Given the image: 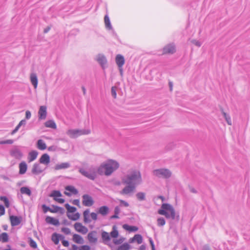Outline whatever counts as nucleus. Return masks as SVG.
<instances>
[{
    "label": "nucleus",
    "instance_id": "obj_49",
    "mask_svg": "<svg viewBox=\"0 0 250 250\" xmlns=\"http://www.w3.org/2000/svg\"><path fill=\"white\" fill-rule=\"evenodd\" d=\"M62 231L64 234L68 235L71 233L70 229L68 228H62L61 229Z\"/></svg>",
    "mask_w": 250,
    "mask_h": 250
},
{
    "label": "nucleus",
    "instance_id": "obj_14",
    "mask_svg": "<svg viewBox=\"0 0 250 250\" xmlns=\"http://www.w3.org/2000/svg\"><path fill=\"white\" fill-rule=\"evenodd\" d=\"M163 54H173L175 52V46L173 44H168L163 48Z\"/></svg>",
    "mask_w": 250,
    "mask_h": 250
},
{
    "label": "nucleus",
    "instance_id": "obj_51",
    "mask_svg": "<svg viewBox=\"0 0 250 250\" xmlns=\"http://www.w3.org/2000/svg\"><path fill=\"white\" fill-rule=\"evenodd\" d=\"M52 207L53 208H51V212L56 213L59 211V208H60V207L55 205H52Z\"/></svg>",
    "mask_w": 250,
    "mask_h": 250
},
{
    "label": "nucleus",
    "instance_id": "obj_40",
    "mask_svg": "<svg viewBox=\"0 0 250 250\" xmlns=\"http://www.w3.org/2000/svg\"><path fill=\"white\" fill-rule=\"evenodd\" d=\"M135 241L137 242L138 244H140L143 242V237L141 235L137 234L134 236Z\"/></svg>",
    "mask_w": 250,
    "mask_h": 250
},
{
    "label": "nucleus",
    "instance_id": "obj_38",
    "mask_svg": "<svg viewBox=\"0 0 250 250\" xmlns=\"http://www.w3.org/2000/svg\"><path fill=\"white\" fill-rule=\"evenodd\" d=\"M137 198L139 201H144L146 199V194L144 192H139L136 194Z\"/></svg>",
    "mask_w": 250,
    "mask_h": 250
},
{
    "label": "nucleus",
    "instance_id": "obj_44",
    "mask_svg": "<svg viewBox=\"0 0 250 250\" xmlns=\"http://www.w3.org/2000/svg\"><path fill=\"white\" fill-rule=\"evenodd\" d=\"M223 114L227 123L229 125H231V120L230 116L227 115V114L225 112H223Z\"/></svg>",
    "mask_w": 250,
    "mask_h": 250
},
{
    "label": "nucleus",
    "instance_id": "obj_24",
    "mask_svg": "<svg viewBox=\"0 0 250 250\" xmlns=\"http://www.w3.org/2000/svg\"><path fill=\"white\" fill-rule=\"evenodd\" d=\"M27 166L25 162H21L19 165V173L20 174H24L27 170Z\"/></svg>",
    "mask_w": 250,
    "mask_h": 250
},
{
    "label": "nucleus",
    "instance_id": "obj_36",
    "mask_svg": "<svg viewBox=\"0 0 250 250\" xmlns=\"http://www.w3.org/2000/svg\"><path fill=\"white\" fill-rule=\"evenodd\" d=\"M67 216L68 218L70 220L73 221H76L79 219L80 214L78 212H77L73 215H70L67 213Z\"/></svg>",
    "mask_w": 250,
    "mask_h": 250
},
{
    "label": "nucleus",
    "instance_id": "obj_35",
    "mask_svg": "<svg viewBox=\"0 0 250 250\" xmlns=\"http://www.w3.org/2000/svg\"><path fill=\"white\" fill-rule=\"evenodd\" d=\"M65 190L69 191L73 194H77L78 193L77 189L72 186H68L65 188Z\"/></svg>",
    "mask_w": 250,
    "mask_h": 250
},
{
    "label": "nucleus",
    "instance_id": "obj_48",
    "mask_svg": "<svg viewBox=\"0 0 250 250\" xmlns=\"http://www.w3.org/2000/svg\"><path fill=\"white\" fill-rule=\"evenodd\" d=\"M42 208L43 209V211L44 213H46L47 211L51 212V208L49 207H47L45 205L43 204L42 206Z\"/></svg>",
    "mask_w": 250,
    "mask_h": 250
},
{
    "label": "nucleus",
    "instance_id": "obj_8",
    "mask_svg": "<svg viewBox=\"0 0 250 250\" xmlns=\"http://www.w3.org/2000/svg\"><path fill=\"white\" fill-rule=\"evenodd\" d=\"M96 61L100 64L103 69L106 67L107 60L103 54H99L96 57Z\"/></svg>",
    "mask_w": 250,
    "mask_h": 250
},
{
    "label": "nucleus",
    "instance_id": "obj_32",
    "mask_svg": "<svg viewBox=\"0 0 250 250\" xmlns=\"http://www.w3.org/2000/svg\"><path fill=\"white\" fill-rule=\"evenodd\" d=\"M45 126L47 127H50L53 129H56L57 125L53 120H49L45 123Z\"/></svg>",
    "mask_w": 250,
    "mask_h": 250
},
{
    "label": "nucleus",
    "instance_id": "obj_33",
    "mask_svg": "<svg viewBox=\"0 0 250 250\" xmlns=\"http://www.w3.org/2000/svg\"><path fill=\"white\" fill-rule=\"evenodd\" d=\"M110 236L113 238H116L119 235V232L117 229L116 226H113L112 227V230L110 233Z\"/></svg>",
    "mask_w": 250,
    "mask_h": 250
},
{
    "label": "nucleus",
    "instance_id": "obj_46",
    "mask_svg": "<svg viewBox=\"0 0 250 250\" xmlns=\"http://www.w3.org/2000/svg\"><path fill=\"white\" fill-rule=\"evenodd\" d=\"M29 245L31 247L36 249L37 248V245L36 242L32 239L30 238L29 240Z\"/></svg>",
    "mask_w": 250,
    "mask_h": 250
},
{
    "label": "nucleus",
    "instance_id": "obj_6",
    "mask_svg": "<svg viewBox=\"0 0 250 250\" xmlns=\"http://www.w3.org/2000/svg\"><path fill=\"white\" fill-rule=\"evenodd\" d=\"M89 209H86L83 212V222L85 224L90 223L92 220L96 221L97 220V214L95 212H92L89 215Z\"/></svg>",
    "mask_w": 250,
    "mask_h": 250
},
{
    "label": "nucleus",
    "instance_id": "obj_18",
    "mask_svg": "<svg viewBox=\"0 0 250 250\" xmlns=\"http://www.w3.org/2000/svg\"><path fill=\"white\" fill-rule=\"evenodd\" d=\"M116 62L119 68L122 67L125 64V59L124 57L118 54L116 57Z\"/></svg>",
    "mask_w": 250,
    "mask_h": 250
},
{
    "label": "nucleus",
    "instance_id": "obj_60",
    "mask_svg": "<svg viewBox=\"0 0 250 250\" xmlns=\"http://www.w3.org/2000/svg\"><path fill=\"white\" fill-rule=\"evenodd\" d=\"M72 204L77 206H80V201L78 199H75L72 201Z\"/></svg>",
    "mask_w": 250,
    "mask_h": 250
},
{
    "label": "nucleus",
    "instance_id": "obj_25",
    "mask_svg": "<svg viewBox=\"0 0 250 250\" xmlns=\"http://www.w3.org/2000/svg\"><path fill=\"white\" fill-rule=\"evenodd\" d=\"M30 81L34 86V87L36 89L38 85V78L36 74L32 73L30 75Z\"/></svg>",
    "mask_w": 250,
    "mask_h": 250
},
{
    "label": "nucleus",
    "instance_id": "obj_37",
    "mask_svg": "<svg viewBox=\"0 0 250 250\" xmlns=\"http://www.w3.org/2000/svg\"><path fill=\"white\" fill-rule=\"evenodd\" d=\"M130 248V246L127 243H124L120 246L117 250H129Z\"/></svg>",
    "mask_w": 250,
    "mask_h": 250
},
{
    "label": "nucleus",
    "instance_id": "obj_54",
    "mask_svg": "<svg viewBox=\"0 0 250 250\" xmlns=\"http://www.w3.org/2000/svg\"><path fill=\"white\" fill-rule=\"evenodd\" d=\"M5 213V208L3 205H0V216L4 215Z\"/></svg>",
    "mask_w": 250,
    "mask_h": 250
},
{
    "label": "nucleus",
    "instance_id": "obj_7",
    "mask_svg": "<svg viewBox=\"0 0 250 250\" xmlns=\"http://www.w3.org/2000/svg\"><path fill=\"white\" fill-rule=\"evenodd\" d=\"M126 185V186L120 192V193L122 195H131L135 191L136 187L129 184Z\"/></svg>",
    "mask_w": 250,
    "mask_h": 250
},
{
    "label": "nucleus",
    "instance_id": "obj_16",
    "mask_svg": "<svg viewBox=\"0 0 250 250\" xmlns=\"http://www.w3.org/2000/svg\"><path fill=\"white\" fill-rule=\"evenodd\" d=\"M31 171L33 174L37 175L41 173L43 170L39 164L35 163L33 166Z\"/></svg>",
    "mask_w": 250,
    "mask_h": 250
},
{
    "label": "nucleus",
    "instance_id": "obj_64",
    "mask_svg": "<svg viewBox=\"0 0 250 250\" xmlns=\"http://www.w3.org/2000/svg\"><path fill=\"white\" fill-rule=\"evenodd\" d=\"M59 212H60L61 214H63L65 212L64 209L62 207H60V208H59Z\"/></svg>",
    "mask_w": 250,
    "mask_h": 250
},
{
    "label": "nucleus",
    "instance_id": "obj_28",
    "mask_svg": "<svg viewBox=\"0 0 250 250\" xmlns=\"http://www.w3.org/2000/svg\"><path fill=\"white\" fill-rule=\"evenodd\" d=\"M73 240L77 244H83V237L77 234H74L73 235Z\"/></svg>",
    "mask_w": 250,
    "mask_h": 250
},
{
    "label": "nucleus",
    "instance_id": "obj_50",
    "mask_svg": "<svg viewBox=\"0 0 250 250\" xmlns=\"http://www.w3.org/2000/svg\"><path fill=\"white\" fill-rule=\"evenodd\" d=\"M14 142L13 140L9 139L5 141H0V145L3 144H12Z\"/></svg>",
    "mask_w": 250,
    "mask_h": 250
},
{
    "label": "nucleus",
    "instance_id": "obj_1",
    "mask_svg": "<svg viewBox=\"0 0 250 250\" xmlns=\"http://www.w3.org/2000/svg\"><path fill=\"white\" fill-rule=\"evenodd\" d=\"M119 166L120 165L117 161L113 159H108L102 163L97 168V171L94 167H91L88 171L80 167L79 168V172L88 179L94 180L97 178V173L100 175H104L109 176L116 171Z\"/></svg>",
    "mask_w": 250,
    "mask_h": 250
},
{
    "label": "nucleus",
    "instance_id": "obj_29",
    "mask_svg": "<svg viewBox=\"0 0 250 250\" xmlns=\"http://www.w3.org/2000/svg\"><path fill=\"white\" fill-rule=\"evenodd\" d=\"M123 228L126 230H128L129 231H133V232H135V231H136L138 230V227H136V226H129L128 225H127V224H124L123 226Z\"/></svg>",
    "mask_w": 250,
    "mask_h": 250
},
{
    "label": "nucleus",
    "instance_id": "obj_57",
    "mask_svg": "<svg viewBox=\"0 0 250 250\" xmlns=\"http://www.w3.org/2000/svg\"><path fill=\"white\" fill-rule=\"evenodd\" d=\"M62 244L63 246L65 247H68L69 245V242L67 240L62 239Z\"/></svg>",
    "mask_w": 250,
    "mask_h": 250
},
{
    "label": "nucleus",
    "instance_id": "obj_9",
    "mask_svg": "<svg viewBox=\"0 0 250 250\" xmlns=\"http://www.w3.org/2000/svg\"><path fill=\"white\" fill-rule=\"evenodd\" d=\"M83 204L86 207H90L94 204L92 198L88 194H84L82 196Z\"/></svg>",
    "mask_w": 250,
    "mask_h": 250
},
{
    "label": "nucleus",
    "instance_id": "obj_20",
    "mask_svg": "<svg viewBox=\"0 0 250 250\" xmlns=\"http://www.w3.org/2000/svg\"><path fill=\"white\" fill-rule=\"evenodd\" d=\"M50 159L49 155L46 153L43 154L40 159V162L41 164L48 165L49 164Z\"/></svg>",
    "mask_w": 250,
    "mask_h": 250
},
{
    "label": "nucleus",
    "instance_id": "obj_56",
    "mask_svg": "<svg viewBox=\"0 0 250 250\" xmlns=\"http://www.w3.org/2000/svg\"><path fill=\"white\" fill-rule=\"evenodd\" d=\"M31 113L30 111L29 110H27L25 112V118L27 120H28L31 118Z\"/></svg>",
    "mask_w": 250,
    "mask_h": 250
},
{
    "label": "nucleus",
    "instance_id": "obj_58",
    "mask_svg": "<svg viewBox=\"0 0 250 250\" xmlns=\"http://www.w3.org/2000/svg\"><path fill=\"white\" fill-rule=\"evenodd\" d=\"M149 243H150V244L152 250H155L154 244V242H153L152 239L150 238H149Z\"/></svg>",
    "mask_w": 250,
    "mask_h": 250
},
{
    "label": "nucleus",
    "instance_id": "obj_21",
    "mask_svg": "<svg viewBox=\"0 0 250 250\" xmlns=\"http://www.w3.org/2000/svg\"><path fill=\"white\" fill-rule=\"evenodd\" d=\"M45 221L48 224H52L56 226H58L60 225V222L58 219L50 216H47L46 217Z\"/></svg>",
    "mask_w": 250,
    "mask_h": 250
},
{
    "label": "nucleus",
    "instance_id": "obj_13",
    "mask_svg": "<svg viewBox=\"0 0 250 250\" xmlns=\"http://www.w3.org/2000/svg\"><path fill=\"white\" fill-rule=\"evenodd\" d=\"M74 228L76 231L85 234L88 232V229L81 223L77 222L74 224Z\"/></svg>",
    "mask_w": 250,
    "mask_h": 250
},
{
    "label": "nucleus",
    "instance_id": "obj_30",
    "mask_svg": "<svg viewBox=\"0 0 250 250\" xmlns=\"http://www.w3.org/2000/svg\"><path fill=\"white\" fill-rule=\"evenodd\" d=\"M37 148L40 150H44L46 148V145L44 142L41 139H40L37 142Z\"/></svg>",
    "mask_w": 250,
    "mask_h": 250
},
{
    "label": "nucleus",
    "instance_id": "obj_12",
    "mask_svg": "<svg viewBox=\"0 0 250 250\" xmlns=\"http://www.w3.org/2000/svg\"><path fill=\"white\" fill-rule=\"evenodd\" d=\"M50 197H54V200L59 203H63L64 200L62 198H58V197L62 196L61 192L59 190H53L49 195Z\"/></svg>",
    "mask_w": 250,
    "mask_h": 250
},
{
    "label": "nucleus",
    "instance_id": "obj_55",
    "mask_svg": "<svg viewBox=\"0 0 250 250\" xmlns=\"http://www.w3.org/2000/svg\"><path fill=\"white\" fill-rule=\"evenodd\" d=\"M119 202L120 203L121 205H123L125 207H128L129 206L128 203L124 200H119Z\"/></svg>",
    "mask_w": 250,
    "mask_h": 250
},
{
    "label": "nucleus",
    "instance_id": "obj_39",
    "mask_svg": "<svg viewBox=\"0 0 250 250\" xmlns=\"http://www.w3.org/2000/svg\"><path fill=\"white\" fill-rule=\"evenodd\" d=\"M65 207L67 209L68 212L74 213L75 212L77 208L74 207L70 206L68 204H65Z\"/></svg>",
    "mask_w": 250,
    "mask_h": 250
},
{
    "label": "nucleus",
    "instance_id": "obj_41",
    "mask_svg": "<svg viewBox=\"0 0 250 250\" xmlns=\"http://www.w3.org/2000/svg\"><path fill=\"white\" fill-rule=\"evenodd\" d=\"M0 200L3 201L6 208H9L10 206V203L8 198L6 196H0Z\"/></svg>",
    "mask_w": 250,
    "mask_h": 250
},
{
    "label": "nucleus",
    "instance_id": "obj_27",
    "mask_svg": "<svg viewBox=\"0 0 250 250\" xmlns=\"http://www.w3.org/2000/svg\"><path fill=\"white\" fill-rule=\"evenodd\" d=\"M70 167V164L68 163H62L57 164L55 167V170H59L62 169H65Z\"/></svg>",
    "mask_w": 250,
    "mask_h": 250
},
{
    "label": "nucleus",
    "instance_id": "obj_59",
    "mask_svg": "<svg viewBox=\"0 0 250 250\" xmlns=\"http://www.w3.org/2000/svg\"><path fill=\"white\" fill-rule=\"evenodd\" d=\"M201 250H211V249L208 245L206 244L202 247Z\"/></svg>",
    "mask_w": 250,
    "mask_h": 250
},
{
    "label": "nucleus",
    "instance_id": "obj_45",
    "mask_svg": "<svg viewBox=\"0 0 250 250\" xmlns=\"http://www.w3.org/2000/svg\"><path fill=\"white\" fill-rule=\"evenodd\" d=\"M125 238L121 237L118 239H113V242L115 245H120L121 244L125 241Z\"/></svg>",
    "mask_w": 250,
    "mask_h": 250
},
{
    "label": "nucleus",
    "instance_id": "obj_61",
    "mask_svg": "<svg viewBox=\"0 0 250 250\" xmlns=\"http://www.w3.org/2000/svg\"><path fill=\"white\" fill-rule=\"evenodd\" d=\"M120 212V209L119 207L117 206L114 208V213L119 214Z\"/></svg>",
    "mask_w": 250,
    "mask_h": 250
},
{
    "label": "nucleus",
    "instance_id": "obj_2",
    "mask_svg": "<svg viewBox=\"0 0 250 250\" xmlns=\"http://www.w3.org/2000/svg\"><path fill=\"white\" fill-rule=\"evenodd\" d=\"M122 182L124 184H129L137 186L142 182L141 173L138 170H133L126 174L122 178Z\"/></svg>",
    "mask_w": 250,
    "mask_h": 250
},
{
    "label": "nucleus",
    "instance_id": "obj_4",
    "mask_svg": "<svg viewBox=\"0 0 250 250\" xmlns=\"http://www.w3.org/2000/svg\"><path fill=\"white\" fill-rule=\"evenodd\" d=\"M91 131L89 129H69L67 131L66 134L71 138H75L82 135H87L90 134Z\"/></svg>",
    "mask_w": 250,
    "mask_h": 250
},
{
    "label": "nucleus",
    "instance_id": "obj_3",
    "mask_svg": "<svg viewBox=\"0 0 250 250\" xmlns=\"http://www.w3.org/2000/svg\"><path fill=\"white\" fill-rule=\"evenodd\" d=\"M159 214L164 215L167 218H171L174 220L175 218V211L173 207L170 204L167 203L163 204L161 206V209L158 210Z\"/></svg>",
    "mask_w": 250,
    "mask_h": 250
},
{
    "label": "nucleus",
    "instance_id": "obj_42",
    "mask_svg": "<svg viewBox=\"0 0 250 250\" xmlns=\"http://www.w3.org/2000/svg\"><path fill=\"white\" fill-rule=\"evenodd\" d=\"M2 239L3 242H7L8 240V235L7 233L3 232L0 235V240Z\"/></svg>",
    "mask_w": 250,
    "mask_h": 250
},
{
    "label": "nucleus",
    "instance_id": "obj_34",
    "mask_svg": "<svg viewBox=\"0 0 250 250\" xmlns=\"http://www.w3.org/2000/svg\"><path fill=\"white\" fill-rule=\"evenodd\" d=\"M20 191L21 193L26 194L28 196H30L32 194L30 188L26 187H21L20 189Z\"/></svg>",
    "mask_w": 250,
    "mask_h": 250
},
{
    "label": "nucleus",
    "instance_id": "obj_47",
    "mask_svg": "<svg viewBox=\"0 0 250 250\" xmlns=\"http://www.w3.org/2000/svg\"><path fill=\"white\" fill-rule=\"evenodd\" d=\"M111 95L114 98H116L117 94H116V87L113 86L111 87Z\"/></svg>",
    "mask_w": 250,
    "mask_h": 250
},
{
    "label": "nucleus",
    "instance_id": "obj_10",
    "mask_svg": "<svg viewBox=\"0 0 250 250\" xmlns=\"http://www.w3.org/2000/svg\"><path fill=\"white\" fill-rule=\"evenodd\" d=\"M47 116V107L45 105H42L40 107L38 111L39 120H45Z\"/></svg>",
    "mask_w": 250,
    "mask_h": 250
},
{
    "label": "nucleus",
    "instance_id": "obj_26",
    "mask_svg": "<svg viewBox=\"0 0 250 250\" xmlns=\"http://www.w3.org/2000/svg\"><path fill=\"white\" fill-rule=\"evenodd\" d=\"M38 155V152L36 150H32L29 153L28 161L31 162L35 160Z\"/></svg>",
    "mask_w": 250,
    "mask_h": 250
},
{
    "label": "nucleus",
    "instance_id": "obj_23",
    "mask_svg": "<svg viewBox=\"0 0 250 250\" xmlns=\"http://www.w3.org/2000/svg\"><path fill=\"white\" fill-rule=\"evenodd\" d=\"M101 237L103 242L105 244H106V242L109 241L111 239L110 234L105 231H102L101 233Z\"/></svg>",
    "mask_w": 250,
    "mask_h": 250
},
{
    "label": "nucleus",
    "instance_id": "obj_15",
    "mask_svg": "<svg viewBox=\"0 0 250 250\" xmlns=\"http://www.w3.org/2000/svg\"><path fill=\"white\" fill-rule=\"evenodd\" d=\"M11 225L12 226H16L19 225L21 222V218L18 216L12 215L10 216Z\"/></svg>",
    "mask_w": 250,
    "mask_h": 250
},
{
    "label": "nucleus",
    "instance_id": "obj_31",
    "mask_svg": "<svg viewBox=\"0 0 250 250\" xmlns=\"http://www.w3.org/2000/svg\"><path fill=\"white\" fill-rule=\"evenodd\" d=\"M104 23L106 28L111 30L112 29V26L110 23L109 17L106 15L104 18Z\"/></svg>",
    "mask_w": 250,
    "mask_h": 250
},
{
    "label": "nucleus",
    "instance_id": "obj_53",
    "mask_svg": "<svg viewBox=\"0 0 250 250\" xmlns=\"http://www.w3.org/2000/svg\"><path fill=\"white\" fill-rule=\"evenodd\" d=\"M79 250H90V247L88 245H83L79 248Z\"/></svg>",
    "mask_w": 250,
    "mask_h": 250
},
{
    "label": "nucleus",
    "instance_id": "obj_22",
    "mask_svg": "<svg viewBox=\"0 0 250 250\" xmlns=\"http://www.w3.org/2000/svg\"><path fill=\"white\" fill-rule=\"evenodd\" d=\"M109 212V208L108 207L103 206L99 208L98 209V213L103 216L106 215Z\"/></svg>",
    "mask_w": 250,
    "mask_h": 250
},
{
    "label": "nucleus",
    "instance_id": "obj_43",
    "mask_svg": "<svg viewBox=\"0 0 250 250\" xmlns=\"http://www.w3.org/2000/svg\"><path fill=\"white\" fill-rule=\"evenodd\" d=\"M166 224V221L163 217H160L157 219V225L158 226H164Z\"/></svg>",
    "mask_w": 250,
    "mask_h": 250
},
{
    "label": "nucleus",
    "instance_id": "obj_62",
    "mask_svg": "<svg viewBox=\"0 0 250 250\" xmlns=\"http://www.w3.org/2000/svg\"><path fill=\"white\" fill-rule=\"evenodd\" d=\"M189 191L192 193H196L197 192V190L193 187H189Z\"/></svg>",
    "mask_w": 250,
    "mask_h": 250
},
{
    "label": "nucleus",
    "instance_id": "obj_52",
    "mask_svg": "<svg viewBox=\"0 0 250 250\" xmlns=\"http://www.w3.org/2000/svg\"><path fill=\"white\" fill-rule=\"evenodd\" d=\"M191 42L193 44H195L196 46L198 47H200L201 46V43L199 42L198 41H197L196 40H192L191 41Z\"/></svg>",
    "mask_w": 250,
    "mask_h": 250
},
{
    "label": "nucleus",
    "instance_id": "obj_63",
    "mask_svg": "<svg viewBox=\"0 0 250 250\" xmlns=\"http://www.w3.org/2000/svg\"><path fill=\"white\" fill-rule=\"evenodd\" d=\"M112 183L115 186H120L121 185V182L118 180L113 181Z\"/></svg>",
    "mask_w": 250,
    "mask_h": 250
},
{
    "label": "nucleus",
    "instance_id": "obj_17",
    "mask_svg": "<svg viewBox=\"0 0 250 250\" xmlns=\"http://www.w3.org/2000/svg\"><path fill=\"white\" fill-rule=\"evenodd\" d=\"M64 237L60 234L54 233L52 235V240L55 244L58 245L59 243L60 239H64Z\"/></svg>",
    "mask_w": 250,
    "mask_h": 250
},
{
    "label": "nucleus",
    "instance_id": "obj_11",
    "mask_svg": "<svg viewBox=\"0 0 250 250\" xmlns=\"http://www.w3.org/2000/svg\"><path fill=\"white\" fill-rule=\"evenodd\" d=\"M10 155L17 159H21L23 156V154L21 150L17 147H14L11 150Z\"/></svg>",
    "mask_w": 250,
    "mask_h": 250
},
{
    "label": "nucleus",
    "instance_id": "obj_19",
    "mask_svg": "<svg viewBox=\"0 0 250 250\" xmlns=\"http://www.w3.org/2000/svg\"><path fill=\"white\" fill-rule=\"evenodd\" d=\"M96 231H92L88 234L87 238L89 242L92 243H95L97 242V238L96 237Z\"/></svg>",
    "mask_w": 250,
    "mask_h": 250
},
{
    "label": "nucleus",
    "instance_id": "obj_5",
    "mask_svg": "<svg viewBox=\"0 0 250 250\" xmlns=\"http://www.w3.org/2000/svg\"><path fill=\"white\" fill-rule=\"evenodd\" d=\"M153 174L159 178L167 179L171 177V171L166 168H160L153 171Z\"/></svg>",
    "mask_w": 250,
    "mask_h": 250
}]
</instances>
